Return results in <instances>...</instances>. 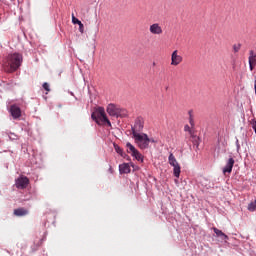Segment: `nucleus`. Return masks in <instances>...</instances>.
<instances>
[{
	"label": "nucleus",
	"instance_id": "5",
	"mask_svg": "<svg viewBox=\"0 0 256 256\" xmlns=\"http://www.w3.org/2000/svg\"><path fill=\"white\" fill-rule=\"evenodd\" d=\"M168 163L173 167L174 177L179 179L181 175V166L179 165V162H177V159L175 158V155H173V153L169 155Z\"/></svg>",
	"mask_w": 256,
	"mask_h": 256
},
{
	"label": "nucleus",
	"instance_id": "12",
	"mask_svg": "<svg viewBox=\"0 0 256 256\" xmlns=\"http://www.w3.org/2000/svg\"><path fill=\"white\" fill-rule=\"evenodd\" d=\"M248 61H249L250 71H253L256 66V54L253 50H250V52H249Z\"/></svg>",
	"mask_w": 256,
	"mask_h": 256
},
{
	"label": "nucleus",
	"instance_id": "20",
	"mask_svg": "<svg viewBox=\"0 0 256 256\" xmlns=\"http://www.w3.org/2000/svg\"><path fill=\"white\" fill-rule=\"evenodd\" d=\"M240 50H241V44H234L233 45L234 53H239Z\"/></svg>",
	"mask_w": 256,
	"mask_h": 256
},
{
	"label": "nucleus",
	"instance_id": "21",
	"mask_svg": "<svg viewBox=\"0 0 256 256\" xmlns=\"http://www.w3.org/2000/svg\"><path fill=\"white\" fill-rule=\"evenodd\" d=\"M72 23L74 25H79L81 21L75 17V14H72Z\"/></svg>",
	"mask_w": 256,
	"mask_h": 256
},
{
	"label": "nucleus",
	"instance_id": "3",
	"mask_svg": "<svg viewBox=\"0 0 256 256\" xmlns=\"http://www.w3.org/2000/svg\"><path fill=\"white\" fill-rule=\"evenodd\" d=\"M107 113L108 115H110V117H127V110L122 109L121 107L115 104H109L107 106Z\"/></svg>",
	"mask_w": 256,
	"mask_h": 256
},
{
	"label": "nucleus",
	"instance_id": "22",
	"mask_svg": "<svg viewBox=\"0 0 256 256\" xmlns=\"http://www.w3.org/2000/svg\"><path fill=\"white\" fill-rule=\"evenodd\" d=\"M184 131L190 133V135H193V130H191V127H189V125L184 126Z\"/></svg>",
	"mask_w": 256,
	"mask_h": 256
},
{
	"label": "nucleus",
	"instance_id": "30",
	"mask_svg": "<svg viewBox=\"0 0 256 256\" xmlns=\"http://www.w3.org/2000/svg\"><path fill=\"white\" fill-rule=\"evenodd\" d=\"M155 65H156L155 62H153V66H154V67H155Z\"/></svg>",
	"mask_w": 256,
	"mask_h": 256
},
{
	"label": "nucleus",
	"instance_id": "6",
	"mask_svg": "<svg viewBox=\"0 0 256 256\" xmlns=\"http://www.w3.org/2000/svg\"><path fill=\"white\" fill-rule=\"evenodd\" d=\"M183 63V56L179 55V50H174L171 54V65L177 67Z\"/></svg>",
	"mask_w": 256,
	"mask_h": 256
},
{
	"label": "nucleus",
	"instance_id": "9",
	"mask_svg": "<svg viewBox=\"0 0 256 256\" xmlns=\"http://www.w3.org/2000/svg\"><path fill=\"white\" fill-rule=\"evenodd\" d=\"M149 31L151 35H163V27H161V24L159 23L150 25Z\"/></svg>",
	"mask_w": 256,
	"mask_h": 256
},
{
	"label": "nucleus",
	"instance_id": "2",
	"mask_svg": "<svg viewBox=\"0 0 256 256\" xmlns=\"http://www.w3.org/2000/svg\"><path fill=\"white\" fill-rule=\"evenodd\" d=\"M133 138L135 139V143H137L138 147L141 149H147L149 143H151V138L145 133L140 134L139 132H134Z\"/></svg>",
	"mask_w": 256,
	"mask_h": 256
},
{
	"label": "nucleus",
	"instance_id": "14",
	"mask_svg": "<svg viewBox=\"0 0 256 256\" xmlns=\"http://www.w3.org/2000/svg\"><path fill=\"white\" fill-rule=\"evenodd\" d=\"M119 171L121 175L131 173V166L129 165V163L120 164Z\"/></svg>",
	"mask_w": 256,
	"mask_h": 256
},
{
	"label": "nucleus",
	"instance_id": "18",
	"mask_svg": "<svg viewBox=\"0 0 256 256\" xmlns=\"http://www.w3.org/2000/svg\"><path fill=\"white\" fill-rule=\"evenodd\" d=\"M114 149H115L116 153L121 155V157H127V155L125 153H123V149H121V147H119V145L114 144Z\"/></svg>",
	"mask_w": 256,
	"mask_h": 256
},
{
	"label": "nucleus",
	"instance_id": "16",
	"mask_svg": "<svg viewBox=\"0 0 256 256\" xmlns=\"http://www.w3.org/2000/svg\"><path fill=\"white\" fill-rule=\"evenodd\" d=\"M126 147L127 152L130 153L131 155H134V153L138 151L137 149H135V146H133L131 142H127Z\"/></svg>",
	"mask_w": 256,
	"mask_h": 256
},
{
	"label": "nucleus",
	"instance_id": "13",
	"mask_svg": "<svg viewBox=\"0 0 256 256\" xmlns=\"http://www.w3.org/2000/svg\"><path fill=\"white\" fill-rule=\"evenodd\" d=\"M143 131V120L141 118L136 119L134 127H132V135L135 133H139Z\"/></svg>",
	"mask_w": 256,
	"mask_h": 256
},
{
	"label": "nucleus",
	"instance_id": "1",
	"mask_svg": "<svg viewBox=\"0 0 256 256\" xmlns=\"http://www.w3.org/2000/svg\"><path fill=\"white\" fill-rule=\"evenodd\" d=\"M91 118L93 121H96L98 125H108V127H111V121H109V118H107V114L105 113V108L98 107L96 110L92 113Z\"/></svg>",
	"mask_w": 256,
	"mask_h": 256
},
{
	"label": "nucleus",
	"instance_id": "25",
	"mask_svg": "<svg viewBox=\"0 0 256 256\" xmlns=\"http://www.w3.org/2000/svg\"><path fill=\"white\" fill-rule=\"evenodd\" d=\"M78 25H79V31H80V33H84L85 26L83 25V23L80 22Z\"/></svg>",
	"mask_w": 256,
	"mask_h": 256
},
{
	"label": "nucleus",
	"instance_id": "11",
	"mask_svg": "<svg viewBox=\"0 0 256 256\" xmlns=\"http://www.w3.org/2000/svg\"><path fill=\"white\" fill-rule=\"evenodd\" d=\"M216 237H218V239H220V241H224L225 243H227V241H229V236H227L225 233H223V231L219 230V228L213 227L212 228Z\"/></svg>",
	"mask_w": 256,
	"mask_h": 256
},
{
	"label": "nucleus",
	"instance_id": "29",
	"mask_svg": "<svg viewBox=\"0 0 256 256\" xmlns=\"http://www.w3.org/2000/svg\"><path fill=\"white\" fill-rule=\"evenodd\" d=\"M131 167H135V164H134V163H131Z\"/></svg>",
	"mask_w": 256,
	"mask_h": 256
},
{
	"label": "nucleus",
	"instance_id": "8",
	"mask_svg": "<svg viewBox=\"0 0 256 256\" xmlns=\"http://www.w3.org/2000/svg\"><path fill=\"white\" fill-rule=\"evenodd\" d=\"M235 165V159L233 157H230L227 162L226 165L224 166V168L222 169V173L224 175H227V173L230 175V173H232L233 171V167Z\"/></svg>",
	"mask_w": 256,
	"mask_h": 256
},
{
	"label": "nucleus",
	"instance_id": "19",
	"mask_svg": "<svg viewBox=\"0 0 256 256\" xmlns=\"http://www.w3.org/2000/svg\"><path fill=\"white\" fill-rule=\"evenodd\" d=\"M247 209H248V211H251V212L256 211V200L253 202H250L248 204Z\"/></svg>",
	"mask_w": 256,
	"mask_h": 256
},
{
	"label": "nucleus",
	"instance_id": "28",
	"mask_svg": "<svg viewBox=\"0 0 256 256\" xmlns=\"http://www.w3.org/2000/svg\"><path fill=\"white\" fill-rule=\"evenodd\" d=\"M150 143H155V139L151 138Z\"/></svg>",
	"mask_w": 256,
	"mask_h": 256
},
{
	"label": "nucleus",
	"instance_id": "4",
	"mask_svg": "<svg viewBox=\"0 0 256 256\" xmlns=\"http://www.w3.org/2000/svg\"><path fill=\"white\" fill-rule=\"evenodd\" d=\"M23 63V56L19 53L11 54L8 57V64L10 65L12 71H17Z\"/></svg>",
	"mask_w": 256,
	"mask_h": 256
},
{
	"label": "nucleus",
	"instance_id": "24",
	"mask_svg": "<svg viewBox=\"0 0 256 256\" xmlns=\"http://www.w3.org/2000/svg\"><path fill=\"white\" fill-rule=\"evenodd\" d=\"M189 115H190L189 123H190L191 127H194L195 123L193 122V116L191 115V111H189Z\"/></svg>",
	"mask_w": 256,
	"mask_h": 256
},
{
	"label": "nucleus",
	"instance_id": "15",
	"mask_svg": "<svg viewBox=\"0 0 256 256\" xmlns=\"http://www.w3.org/2000/svg\"><path fill=\"white\" fill-rule=\"evenodd\" d=\"M14 215L16 217H25V215H29V210L25 208H18L14 210Z\"/></svg>",
	"mask_w": 256,
	"mask_h": 256
},
{
	"label": "nucleus",
	"instance_id": "10",
	"mask_svg": "<svg viewBox=\"0 0 256 256\" xmlns=\"http://www.w3.org/2000/svg\"><path fill=\"white\" fill-rule=\"evenodd\" d=\"M9 111L13 119H19L21 117V108L17 104L11 105Z\"/></svg>",
	"mask_w": 256,
	"mask_h": 256
},
{
	"label": "nucleus",
	"instance_id": "23",
	"mask_svg": "<svg viewBox=\"0 0 256 256\" xmlns=\"http://www.w3.org/2000/svg\"><path fill=\"white\" fill-rule=\"evenodd\" d=\"M43 89H45V91H51V88H49V83L47 82H44L43 85H42Z\"/></svg>",
	"mask_w": 256,
	"mask_h": 256
},
{
	"label": "nucleus",
	"instance_id": "27",
	"mask_svg": "<svg viewBox=\"0 0 256 256\" xmlns=\"http://www.w3.org/2000/svg\"><path fill=\"white\" fill-rule=\"evenodd\" d=\"M236 147H237L238 150L241 149V145L239 144V140H236Z\"/></svg>",
	"mask_w": 256,
	"mask_h": 256
},
{
	"label": "nucleus",
	"instance_id": "26",
	"mask_svg": "<svg viewBox=\"0 0 256 256\" xmlns=\"http://www.w3.org/2000/svg\"><path fill=\"white\" fill-rule=\"evenodd\" d=\"M252 128L254 129L256 134V120H252Z\"/></svg>",
	"mask_w": 256,
	"mask_h": 256
},
{
	"label": "nucleus",
	"instance_id": "17",
	"mask_svg": "<svg viewBox=\"0 0 256 256\" xmlns=\"http://www.w3.org/2000/svg\"><path fill=\"white\" fill-rule=\"evenodd\" d=\"M132 157H134L136 161H140V163H143V155L140 154L139 150H136V152L132 154Z\"/></svg>",
	"mask_w": 256,
	"mask_h": 256
},
{
	"label": "nucleus",
	"instance_id": "7",
	"mask_svg": "<svg viewBox=\"0 0 256 256\" xmlns=\"http://www.w3.org/2000/svg\"><path fill=\"white\" fill-rule=\"evenodd\" d=\"M15 185L17 189H27V185H29V178H27V176H20L16 179Z\"/></svg>",
	"mask_w": 256,
	"mask_h": 256
}]
</instances>
